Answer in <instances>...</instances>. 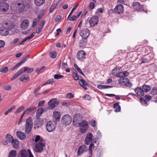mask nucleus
Listing matches in <instances>:
<instances>
[{
	"mask_svg": "<svg viewBox=\"0 0 157 157\" xmlns=\"http://www.w3.org/2000/svg\"><path fill=\"white\" fill-rule=\"evenodd\" d=\"M13 28L14 25L12 23L6 22L3 26L0 28V34L4 36L7 35L9 33V31Z\"/></svg>",
	"mask_w": 157,
	"mask_h": 157,
	"instance_id": "f257e3e1",
	"label": "nucleus"
},
{
	"mask_svg": "<svg viewBox=\"0 0 157 157\" xmlns=\"http://www.w3.org/2000/svg\"><path fill=\"white\" fill-rule=\"evenodd\" d=\"M56 123L54 121H50L46 124V129L48 132H51L54 131L56 127Z\"/></svg>",
	"mask_w": 157,
	"mask_h": 157,
	"instance_id": "f03ea898",
	"label": "nucleus"
},
{
	"mask_svg": "<svg viewBox=\"0 0 157 157\" xmlns=\"http://www.w3.org/2000/svg\"><path fill=\"white\" fill-rule=\"evenodd\" d=\"M17 157H34L29 149H22L19 153Z\"/></svg>",
	"mask_w": 157,
	"mask_h": 157,
	"instance_id": "7ed1b4c3",
	"label": "nucleus"
},
{
	"mask_svg": "<svg viewBox=\"0 0 157 157\" xmlns=\"http://www.w3.org/2000/svg\"><path fill=\"white\" fill-rule=\"evenodd\" d=\"M45 147L44 141L42 140L40 142H38L36 144L35 151L37 152H41Z\"/></svg>",
	"mask_w": 157,
	"mask_h": 157,
	"instance_id": "20e7f679",
	"label": "nucleus"
},
{
	"mask_svg": "<svg viewBox=\"0 0 157 157\" xmlns=\"http://www.w3.org/2000/svg\"><path fill=\"white\" fill-rule=\"evenodd\" d=\"M90 34V30L86 28L82 29L80 31L79 33V35L82 38L84 39H86L88 38Z\"/></svg>",
	"mask_w": 157,
	"mask_h": 157,
	"instance_id": "39448f33",
	"label": "nucleus"
},
{
	"mask_svg": "<svg viewBox=\"0 0 157 157\" xmlns=\"http://www.w3.org/2000/svg\"><path fill=\"white\" fill-rule=\"evenodd\" d=\"M72 120L71 117L68 114L64 115L61 119V121L63 124L67 125L70 124Z\"/></svg>",
	"mask_w": 157,
	"mask_h": 157,
	"instance_id": "423d86ee",
	"label": "nucleus"
},
{
	"mask_svg": "<svg viewBox=\"0 0 157 157\" xmlns=\"http://www.w3.org/2000/svg\"><path fill=\"white\" fill-rule=\"evenodd\" d=\"M80 126V132L83 133L85 132L88 128V123L87 121L84 120L79 123Z\"/></svg>",
	"mask_w": 157,
	"mask_h": 157,
	"instance_id": "0eeeda50",
	"label": "nucleus"
},
{
	"mask_svg": "<svg viewBox=\"0 0 157 157\" xmlns=\"http://www.w3.org/2000/svg\"><path fill=\"white\" fill-rule=\"evenodd\" d=\"M49 105L48 109H53L56 107L58 104V102L56 101V99L53 98L50 100L48 102Z\"/></svg>",
	"mask_w": 157,
	"mask_h": 157,
	"instance_id": "6e6552de",
	"label": "nucleus"
},
{
	"mask_svg": "<svg viewBox=\"0 0 157 157\" xmlns=\"http://www.w3.org/2000/svg\"><path fill=\"white\" fill-rule=\"evenodd\" d=\"M99 18L97 16L92 17L89 21L90 25L91 27H94L96 25L98 22Z\"/></svg>",
	"mask_w": 157,
	"mask_h": 157,
	"instance_id": "1a4fd4ad",
	"label": "nucleus"
},
{
	"mask_svg": "<svg viewBox=\"0 0 157 157\" xmlns=\"http://www.w3.org/2000/svg\"><path fill=\"white\" fill-rule=\"evenodd\" d=\"M86 53L82 50H80L77 53V58L79 60H82L85 58Z\"/></svg>",
	"mask_w": 157,
	"mask_h": 157,
	"instance_id": "9d476101",
	"label": "nucleus"
},
{
	"mask_svg": "<svg viewBox=\"0 0 157 157\" xmlns=\"http://www.w3.org/2000/svg\"><path fill=\"white\" fill-rule=\"evenodd\" d=\"M132 7L137 11H140L143 10V5H141L137 2H134L132 6Z\"/></svg>",
	"mask_w": 157,
	"mask_h": 157,
	"instance_id": "9b49d317",
	"label": "nucleus"
},
{
	"mask_svg": "<svg viewBox=\"0 0 157 157\" xmlns=\"http://www.w3.org/2000/svg\"><path fill=\"white\" fill-rule=\"evenodd\" d=\"M8 4L5 2L0 3V11L2 12H6L9 9Z\"/></svg>",
	"mask_w": 157,
	"mask_h": 157,
	"instance_id": "f8f14e48",
	"label": "nucleus"
},
{
	"mask_svg": "<svg viewBox=\"0 0 157 157\" xmlns=\"http://www.w3.org/2000/svg\"><path fill=\"white\" fill-rule=\"evenodd\" d=\"M124 10V7L121 4L117 5L115 8L114 11L115 13L118 14L123 13Z\"/></svg>",
	"mask_w": 157,
	"mask_h": 157,
	"instance_id": "ddd939ff",
	"label": "nucleus"
},
{
	"mask_svg": "<svg viewBox=\"0 0 157 157\" xmlns=\"http://www.w3.org/2000/svg\"><path fill=\"white\" fill-rule=\"evenodd\" d=\"M29 22L27 20H24L21 24L20 27L22 30L27 29L29 26Z\"/></svg>",
	"mask_w": 157,
	"mask_h": 157,
	"instance_id": "4468645a",
	"label": "nucleus"
},
{
	"mask_svg": "<svg viewBox=\"0 0 157 157\" xmlns=\"http://www.w3.org/2000/svg\"><path fill=\"white\" fill-rule=\"evenodd\" d=\"M128 82H129V79L125 78H120L118 80V82L119 84L122 85H124L128 86H130L131 85L130 84L128 83Z\"/></svg>",
	"mask_w": 157,
	"mask_h": 157,
	"instance_id": "2eb2a0df",
	"label": "nucleus"
},
{
	"mask_svg": "<svg viewBox=\"0 0 157 157\" xmlns=\"http://www.w3.org/2000/svg\"><path fill=\"white\" fill-rule=\"evenodd\" d=\"M134 91L136 93L137 95L139 97H141L143 96L144 95V93L141 88L139 87H137L136 88Z\"/></svg>",
	"mask_w": 157,
	"mask_h": 157,
	"instance_id": "dca6fc26",
	"label": "nucleus"
},
{
	"mask_svg": "<svg viewBox=\"0 0 157 157\" xmlns=\"http://www.w3.org/2000/svg\"><path fill=\"white\" fill-rule=\"evenodd\" d=\"M16 7L18 10L21 12L23 11L25 9V5L22 2H18L16 3Z\"/></svg>",
	"mask_w": 157,
	"mask_h": 157,
	"instance_id": "f3484780",
	"label": "nucleus"
},
{
	"mask_svg": "<svg viewBox=\"0 0 157 157\" xmlns=\"http://www.w3.org/2000/svg\"><path fill=\"white\" fill-rule=\"evenodd\" d=\"M19 70L22 74L26 71L28 73H31L33 71V69L32 67L29 68L28 67H25L21 68Z\"/></svg>",
	"mask_w": 157,
	"mask_h": 157,
	"instance_id": "a211bd4d",
	"label": "nucleus"
},
{
	"mask_svg": "<svg viewBox=\"0 0 157 157\" xmlns=\"http://www.w3.org/2000/svg\"><path fill=\"white\" fill-rule=\"evenodd\" d=\"M92 137L93 134L91 133H89L87 134L85 139V143L86 144H89L92 140Z\"/></svg>",
	"mask_w": 157,
	"mask_h": 157,
	"instance_id": "6ab92c4d",
	"label": "nucleus"
},
{
	"mask_svg": "<svg viewBox=\"0 0 157 157\" xmlns=\"http://www.w3.org/2000/svg\"><path fill=\"white\" fill-rule=\"evenodd\" d=\"M79 83L80 85L83 87L85 90L87 89V86H88V84L85 81L82 79L79 81Z\"/></svg>",
	"mask_w": 157,
	"mask_h": 157,
	"instance_id": "aec40b11",
	"label": "nucleus"
},
{
	"mask_svg": "<svg viewBox=\"0 0 157 157\" xmlns=\"http://www.w3.org/2000/svg\"><path fill=\"white\" fill-rule=\"evenodd\" d=\"M45 23V21L44 20H43L41 22L37 29L36 30V33L38 34L40 32L44 27Z\"/></svg>",
	"mask_w": 157,
	"mask_h": 157,
	"instance_id": "412c9836",
	"label": "nucleus"
},
{
	"mask_svg": "<svg viewBox=\"0 0 157 157\" xmlns=\"http://www.w3.org/2000/svg\"><path fill=\"white\" fill-rule=\"evenodd\" d=\"M87 149V147L85 145H82L80 146L78 151V154L80 155L82 153L86 151Z\"/></svg>",
	"mask_w": 157,
	"mask_h": 157,
	"instance_id": "4be33fe9",
	"label": "nucleus"
},
{
	"mask_svg": "<svg viewBox=\"0 0 157 157\" xmlns=\"http://www.w3.org/2000/svg\"><path fill=\"white\" fill-rule=\"evenodd\" d=\"M16 135L17 137L21 140H24L26 137V135L24 133L21 131H17Z\"/></svg>",
	"mask_w": 157,
	"mask_h": 157,
	"instance_id": "5701e85b",
	"label": "nucleus"
},
{
	"mask_svg": "<svg viewBox=\"0 0 157 157\" xmlns=\"http://www.w3.org/2000/svg\"><path fill=\"white\" fill-rule=\"evenodd\" d=\"M142 89L144 92H147L151 90V87L149 85L144 84L142 86Z\"/></svg>",
	"mask_w": 157,
	"mask_h": 157,
	"instance_id": "b1692460",
	"label": "nucleus"
},
{
	"mask_svg": "<svg viewBox=\"0 0 157 157\" xmlns=\"http://www.w3.org/2000/svg\"><path fill=\"white\" fill-rule=\"evenodd\" d=\"M11 143L14 148H16L18 147L19 143L17 140L13 139L11 140Z\"/></svg>",
	"mask_w": 157,
	"mask_h": 157,
	"instance_id": "393cba45",
	"label": "nucleus"
},
{
	"mask_svg": "<svg viewBox=\"0 0 157 157\" xmlns=\"http://www.w3.org/2000/svg\"><path fill=\"white\" fill-rule=\"evenodd\" d=\"M53 117L57 121H59L60 118V113L57 111H55L53 113Z\"/></svg>",
	"mask_w": 157,
	"mask_h": 157,
	"instance_id": "a878e982",
	"label": "nucleus"
},
{
	"mask_svg": "<svg viewBox=\"0 0 157 157\" xmlns=\"http://www.w3.org/2000/svg\"><path fill=\"white\" fill-rule=\"evenodd\" d=\"M33 127L32 126L25 124V132L26 134H29L30 133Z\"/></svg>",
	"mask_w": 157,
	"mask_h": 157,
	"instance_id": "bb28decb",
	"label": "nucleus"
},
{
	"mask_svg": "<svg viewBox=\"0 0 157 157\" xmlns=\"http://www.w3.org/2000/svg\"><path fill=\"white\" fill-rule=\"evenodd\" d=\"M25 124L33 126V122L32 118L29 117L26 121Z\"/></svg>",
	"mask_w": 157,
	"mask_h": 157,
	"instance_id": "cd10ccee",
	"label": "nucleus"
},
{
	"mask_svg": "<svg viewBox=\"0 0 157 157\" xmlns=\"http://www.w3.org/2000/svg\"><path fill=\"white\" fill-rule=\"evenodd\" d=\"M45 0H35V3L37 6H40L43 5Z\"/></svg>",
	"mask_w": 157,
	"mask_h": 157,
	"instance_id": "c85d7f7f",
	"label": "nucleus"
},
{
	"mask_svg": "<svg viewBox=\"0 0 157 157\" xmlns=\"http://www.w3.org/2000/svg\"><path fill=\"white\" fill-rule=\"evenodd\" d=\"M93 143H92L90 144V145L89 146V153L91 154L92 153V147L94 149H96V147L98 146V144H96L95 145H94V144H93Z\"/></svg>",
	"mask_w": 157,
	"mask_h": 157,
	"instance_id": "c756f323",
	"label": "nucleus"
},
{
	"mask_svg": "<svg viewBox=\"0 0 157 157\" xmlns=\"http://www.w3.org/2000/svg\"><path fill=\"white\" fill-rule=\"evenodd\" d=\"M45 10L44 9H42L40 10L39 12L38 15V18L40 19L42 17H43L45 14Z\"/></svg>",
	"mask_w": 157,
	"mask_h": 157,
	"instance_id": "7c9ffc66",
	"label": "nucleus"
},
{
	"mask_svg": "<svg viewBox=\"0 0 157 157\" xmlns=\"http://www.w3.org/2000/svg\"><path fill=\"white\" fill-rule=\"evenodd\" d=\"M29 77L27 75H22L20 78V80L21 81L23 82H25V81L29 79Z\"/></svg>",
	"mask_w": 157,
	"mask_h": 157,
	"instance_id": "2f4dec72",
	"label": "nucleus"
},
{
	"mask_svg": "<svg viewBox=\"0 0 157 157\" xmlns=\"http://www.w3.org/2000/svg\"><path fill=\"white\" fill-rule=\"evenodd\" d=\"M86 39H84L82 38V39L79 40V44L80 46L83 47L86 44Z\"/></svg>",
	"mask_w": 157,
	"mask_h": 157,
	"instance_id": "473e14b6",
	"label": "nucleus"
},
{
	"mask_svg": "<svg viewBox=\"0 0 157 157\" xmlns=\"http://www.w3.org/2000/svg\"><path fill=\"white\" fill-rule=\"evenodd\" d=\"M43 111L44 110L43 108L39 109L36 112V117H40L42 114L43 112Z\"/></svg>",
	"mask_w": 157,
	"mask_h": 157,
	"instance_id": "72a5a7b5",
	"label": "nucleus"
},
{
	"mask_svg": "<svg viewBox=\"0 0 157 157\" xmlns=\"http://www.w3.org/2000/svg\"><path fill=\"white\" fill-rule=\"evenodd\" d=\"M21 74V72L20 71V70H19L11 78V80H12L16 78L18 76H19Z\"/></svg>",
	"mask_w": 157,
	"mask_h": 157,
	"instance_id": "f704fd0d",
	"label": "nucleus"
},
{
	"mask_svg": "<svg viewBox=\"0 0 157 157\" xmlns=\"http://www.w3.org/2000/svg\"><path fill=\"white\" fill-rule=\"evenodd\" d=\"M112 87V86L105 85H98L97 88L100 89H105Z\"/></svg>",
	"mask_w": 157,
	"mask_h": 157,
	"instance_id": "c9c22d12",
	"label": "nucleus"
},
{
	"mask_svg": "<svg viewBox=\"0 0 157 157\" xmlns=\"http://www.w3.org/2000/svg\"><path fill=\"white\" fill-rule=\"evenodd\" d=\"M8 157H16V151L12 150L9 153Z\"/></svg>",
	"mask_w": 157,
	"mask_h": 157,
	"instance_id": "e433bc0d",
	"label": "nucleus"
},
{
	"mask_svg": "<svg viewBox=\"0 0 157 157\" xmlns=\"http://www.w3.org/2000/svg\"><path fill=\"white\" fill-rule=\"evenodd\" d=\"M25 109V107L22 106L18 108L16 110L15 113L17 114V113H20L21 111Z\"/></svg>",
	"mask_w": 157,
	"mask_h": 157,
	"instance_id": "4c0bfd02",
	"label": "nucleus"
},
{
	"mask_svg": "<svg viewBox=\"0 0 157 157\" xmlns=\"http://www.w3.org/2000/svg\"><path fill=\"white\" fill-rule=\"evenodd\" d=\"M151 94L153 95L157 94V87H154L151 92Z\"/></svg>",
	"mask_w": 157,
	"mask_h": 157,
	"instance_id": "58836bf2",
	"label": "nucleus"
},
{
	"mask_svg": "<svg viewBox=\"0 0 157 157\" xmlns=\"http://www.w3.org/2000/svg\"><path fill=\"white\" fill-rule=\"evenodd\" d=\"M35 34V32H33L31 34V35L30 36H28L26 37L25 38V40H26V41L27 40H29L30 39L33 38V36H34Z\"/></svg>",
	"mask_w": 157,
	"mask_h": 157,
	"instance_id": "ea45409f",
	"label": "nucleus"
},
{
	"mask_svg": "<svg viewBox=\"0 0 157 157\" xmlns=\"http://www.w3.org/2000/svg\"><path fill=\"white\" fill-rule=\"evenodd\" d=\"M35 34V32H33L31 34V35L30 36H28L26 37L25 38V40H26V41L27 40H29L30 39L33 38V36H34Z\"/></svg>",
	"mask_w": 157,
	"mask_h": 157,
	"instance_id": "a19ab883",
	"label": "nucleus"
},
{
	"mask_svg": "<svg viewBox=\"0 0 157 157\" xmlns=\"http://www.w3.org/2000/svg\"><path fill=\"white\" fill-rule=\"evenodd\" d=\"M64 76L63 75L59 74H55L54 76V77L56 79H58L63 78Z\"/></svg>",
	"mask_w": 157,
	"mask_h": 157,
	"instance_id": "79ce46f5",
	"label": "nucleus"
},
{
	"mask_svg": "<svg viewBox=\"0 0 157 157\" xmlns=\"http://www.w3.org/2000/svg\"><path fill=\"white\" fill-rule=\"evenodd\" d=\"M50 56L52 58H55L56 56V52L55 51L51 52L50 53Z\"/></svg>",
	"mask_w": 157,
	"mask_h": 157,
	"instance_id": "37998d69",
	"label": "nucleus"
},
{
	"mask_svg": "<svg viewBox=\"0 0 157 157\" xmlns=\"http://www.w3.org/2000/svg\"><path fill=\"white\" fill-rule=\"evenodd\" d=\"M103 11V9L102 8H98L96 12L95 13L98 15L100 14V13H102Z\"/></svg>",
	"mask_w": 157,
	"mask_h": 157,
	"instance_id": "c03bdc74",
	"label": "nucleus"
},
{
	"mask_svg": "<svg viewBox=\"0 0 157 157\" xmlns=\"http://www.w3.org/2000/svg\"><path fill=\"white\" fill-rule=\"evenodd\" d=\"M29 57V55H28L27 56L25 57L23 60L20 62H19V63L21 64V65L22 64L24 63L26 61V60L28 59Z\"/></svg>",
	"mask_w": 157,
	"mask_h": 157,
	"instance_id": "a18cd8bd",
	"label": "nucleus"
},
{
	"mask_svg": "<svg viewBox=\"0 0 157 157\" xmlns=\"http://www.w3.org/2000/svg\"><path fill=\"white\" fill-rule=\"evenodd\" d=\"M45 66H43L40 68H37L36 70V72L37 73L42 72L45 69Z\"/></svg>",
	"mask_w": 157,
	"mask_h": 157,
	"instance_id": "49530a36",
	"label": "nucleus"
},
{
	"mask_svg": "<svg viewBox=\"0 0 157 157\" xmlns=\"http://www.w3.org/2000/svg\"><path fill=\"white\" fill-rule=\"evenodd\" d=\"M140 102L144 106H147V102L146 101L144 98H140Z\"/></svg>",
	"mask_w": 157,
	"mask_h": 157,
	"instance_id": "de8ad7c7",
	"label": "nucleus"
},
{
	"mask_svg": "<svg viewBox=\"0 0 157 157\" xmlns=\"http://www.w3.org/2000/svg\"><path fill=\"white\" fill-rule=\"evenodd\" d=\"M8 70V67H4L1 68L0 71L2 72L5 73Z\"/></svg>",
	"mask_w": 157,
	"mask_h": 157,
	"instance_id": "09e8293b",
	"label": "nucleus"
},
{
	"mask_svg": "<svg viewBox=\"0 0 157 157\" xmlns=\"http://www.w3.org/2000/svg\"><path fill=\"white\" fill-rule=\"evenodd\" d=\"M6 138L7 141H8L9 142H10V141L12 139L13 137L10 134H7L6 136Z\"/></svg>",
	"mask_w": 157,
	"mask_h": 157,
	"instance_id": "8fccbe9b",
	"label": "nucleus"
},
{
	"mask_svg": "<svg viewBox=\"0 0 157 157\" xmlns=\"http://www.w3.org/2000/svg\"><path fill=\"white\" fill-rule=\"evenodd\" d=\"M39 19L38 18H35L32 24V27H34L36 25L37 23L39 21Z\"/></svg>",
	"mask_w": 157,
	"mask_h": 157,
	"instance_id": "3c124183",
	"label": "nucleus"
},
{
	"mask_svg": "<svg viewBox=\"0 0 157 157\" xmlns=\"http://www.w3.org/2000/svg\"><path fill=\"white\" fill-rule=\"evenodd\" d=\"M35 109V108L34 107L29 108L25 110V112H26V114H28L33 111Z\"/></svg>",
	"mask_w": 157,
	"mask_h": 157,
	"instance_id": "603ef678",
	"label": "nucleus"
},
{
	"mask_svg": "<svg viewBox=\"0 0 157 157\" xmlns=\"http://www.w3.org/2000/svg\"><path fill=\"white\" fill-rule=\"evenodd\" d=\"M42 140H44L42 138H40V136H37L35 138V141L36 142L38 141V142H40V141H42Z\"/></svg>",
	"mask_w": 157,
	"mask_h": 157,
	"instance_id": "864d4df0",
	"label": "nucleus"
},
{
	"mask_svg": "<svg viewBox=\"0 0 157 157\" xmlns=\"http://www.w3.org/2000/svg\"><path fill=\"white\" fill-rule=\"evenodd\" d=\"M78 4H77L73 8V9H72L71 12H70V13L69 14L68 17H67V19H68L71 16V15L72 14V13L73 12L74 10H75L76 8L78 6Z\"/></svg>",
	"mask_w": 157,
	"mask_h": 157,
	"instance_id": "5fc2aeb1",
	"label": "nucleus"
},
{
	"mask_svg": "<svg viewBox=\"0 0 157 157\" xmlns=\"http://www.w3.org/2000/svg\"><path fill=\"white\" fill-rule=\"evenodd\" d=\"M96 121L94 119L92 120L90 123V124L93 127H94L96 126Z\"/></svg>",
	"mask_w": 157,
	"mask_h": 157,
	"instance_id": "6e6d98bb",
	"label": "nucleus"
},
{
	"mask_svg": "<svg viewBox=\"0 0 157 157\" xmlns=\"http://www.w3.org/2000/svg\"><path fill=\"white\" fill-rule=\"evenodd\" d=\"M57 6V4H54L50 8L49 10V12L50 13H52L53 11L56 8Z\"/></svg>",
	"mask_w": 157,
	"mask_h": 157,
	"instance_id": "4d7b16f0",
	"label": "nucleus"
},
{
	"mask_svg": "<svg viewBox=\"0 0 157 157\" xmlns=\"http://www.w3.org/2000/svg\"><path fill=\"white\" fill-rule=\"evenodd\" d=\"M73 76L74 78L76 80H78L79 79L78 76L75 72H73Z\"/></svg>",
	"mask_w": 157,
	"mask_h": 157,
	"instance_id": "13d9d810",
	"label": "nucleus"
},
{
	"mask_svg": "<svg viewBox=\"0 0 157 157\" xmlns=\"http://www.w3.org/2000/svg\"><path fill=\"white\" fill-rule=\"evenodd\" d=\"M66 98H71L74 97V95L71 93L67 94L66 95Z\"/></svg>",
	"mask_w": 157,
	"mask_h": 157,
	"instance_id": "bf43d9fd",
	"label": "nucleus"
},
{
	"mask_svg": "<svg viewBox=\"0 0 157 157\" xmlns=\"http://www.w3.org/2000/svg\"><path fill=\"white\" fill-rule=\"evenodd\" d=\"M116 76L117 77L121 78H123L124 77L122 72H121L118 73L117 74Z\"/></svg>",
	"mask_w": 157,
	"mask_h": 157,
	"instance_id": "052dcab7",
	"label": "nucleus"
},
{
	"mask_svg": "<svg viewBox=\"0 0 157 157\" xmlns=\"http://www.w3.org/2000/svg\"><path fill=\"white\" fill-rule=\"evenodd\" d=\"M117 2L119 3H121L125 5L127 3L126 0H118Z\"/></svg>",
	"mask_w": 157,
	"mask_h": 157,
	"instance_id": "680f3d73",
	"label": "nucleus"
},
{
	"mask_svg": "<svg viewBox=\"0 0 157 157\" xmlns=\"http://www.w3.org/2000/svg\"><path fill=\"white\" fill-rule=\"evenodd\" d=\"M118 67H116L112 70L111 74L113 75H116V73H117L116 71L118 69Z\"/></svg>",
	"mask_w": 157,
	"mask_h": 157,
	"instance_id": "e2e57ef3",
	"label": "nucleus"
},
{
	"mask_svg": "<svg viewBox=\"0 0 157 157\" xmlns=\"http://www.w3.org/2000/svg\"><path fill=\"white\" fill-rule=\"evenodd\" d=\"M83 98L86 100H90L91 98V97L87 94H85L83 96Z\"/></svg>",
	"mask_w": 157,
	"mask_h": 157,
	"instance_id": "0e129e2a",
	"label": "nucleus"
},
{
	"mask_svg": "<svg viewBox=\"0 0 157 157\" xmlns=\"http://www.w3.org/2000/svg\"><path fill=\"white\" fill-rule=\"evenodd\" d=\"M5 89L7 90H10L11 89V86L9 85H7L4 86Z\"/></svg>",
	"mask_w": 157,
	"mask_h": 157,
	"instance_id": "69168bd1",
	"label": "nucleus"
},
{
	"mask_svg": "<svg viewBox=\"0 0 157 157\" xmlns=\"http://www.w3.org/2000/svg\"><path fill=\"white\" fill-rule=\"evenodd\" d=\"M95 6V4L93 2L90 3L89 5V7L91 9H94Z\"/></svg>",
	"mask_w": 157,
	"mask_h": 157,
	"instance_id": "338daca9",
	"label": "nucleus"
},
{
	"mask_svg": "<svg viewBox=\"0 0 157 157\" xmlns=\"http://www.w3.org/2000/svg\"><path fill=\"white\" fill-rule=\"evenodd\" d=\"M102 154V150L101 149H99L97 151V157H100L101 155Z\"/></svg>",
	"mask_w": 157,
	"mask_h": 157,
	"instance_id": "774afa93",
	"label": "nucleus"
}]
</instances>
